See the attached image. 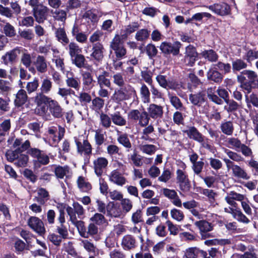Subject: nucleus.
<instances>
[{
	"label": "nucleus",
	"instance_id": "1",
	"mask_svg": "<svg viewBox=\"0 0 258 258\" xmlns=\"http://www.w3.org/2000/svg\"><path fill=\"white\" fill-rule=\"evenodd\" d=\"M40 102L36 103L35 112L39 115L45 114L48 110L49 113L55 118H60L63 115V109L59 103L48 96H41Z\"/></svg>",
	"mask_w": 258,
	"mask_h": 258
},
{
	"label": "nucleus",
	"instance_id": "2",
	"mask_svg": "<svg viewBox=\"0 0 258 258\" xmlns=\"http://www.w3.org/2000/svg\"><path fill=\"white\" fill-rule=\"evenodd\" d=\"M177 166L176 171V183L182 191L187 192L189 190L191 185L186 171V165L183 162L180 161L177 164Z\"/></svg>",
	"mask_w": 258,
	"mask_h": 258
},
{
	"label": "nucleus",
	"instance_id": "3",
	"mask_svg": "<svg viewBox=\"0 0 258 258\" xmlns=\"http://www.w3.org/2000/svg\"><path fill=\"white\" fill-rule=\"evenodd\" d=\"M108 72L103 71L101 74L96 75L97 84L99 87L98 95L101 97L108 98L109 96V91L105 88V87L111 88V83L108 78Z\"/></svg>",
	"mask_w": 258,
	"mask_h": 258
},
{
	"label": "nucleus",
	"instance_id": "4",
	"mask_svg": "<svg viewBox=\"0 0 258 258\" xmlns=\"http://www.w3.org/2000/svg\"><path fill=\"white\" fill-rule=\"evenodd\" d=\"M65 133V129L60 126L58 128L52 126L48 128L46 142L51 146H55L63 138Z\"/></svg>",
	"mask_w": 258,
	"mask_h": 258
},
{
	"label": "nucleus",
	"instance_id": "5",
	"mask_svg": "<svg viewBox=\"0 0 258 258\" xmlns=\"http://www.w3.org/2000/svg\"><path fill=\"white\" fill-rule=\"evenodd\" d=\"M74 141L77 146V153L85 156L92 154V148L88 140L83 136L74 137Z\"/></svg>",
	"mask_w": 258,
	"mask_h": 258
},
{
	"label": "nucleus",
	"instance_id": "6",
	"mask_svg": "<svg viewBox=\"0 0 258 258\" xmlns=\"http://www.w3.org/2000/svg\"><path fill=\"white\" fill-rule=\"evenodd\" d=\"M184 132L189 139L200 143L203 147L206 149H210V146L208 143V139L200 133L195 127L189 126Z\"/></svg>",
	"mask_w": 258,
	"mask_h": 258
},
{
	"label": "nucleus",
	"instance_id": "7",
	"mask_svg": "<svg viewBox=\"0 0 258 258\" xmlns=\"http://www.w3.org/2000/svg\"><path fill=\"white\" fill-rule=\"evenodd\" d=\"M123 44V39L118 34H116L110 42V47L114 51L116 57L118 59H121L126 53Z\"/></svg>",
	"mask_w": 258,
	"mask_h": 258
},
{
	"label": "nucleus",
	"instance_id": "8",
	"mask_svg": "<svg viewBox=\"0 0 258 258\" xmlns=\"http://www.w3.org/2000/svg\"><path fill=\"white\" fill-rule=\"evenodd\" d=\"M29 227L39 235H43L45 232V228L43 221L38 217L31 216L27 221Z\"/></svg>",
	"mask_w": 258,
	"mask_h": 258
},
{
	"label": "nucleus",
	"instance_id": "9",
	"mask_svg": "<svg viewBox=\"0 0 258 258\" xmlns=\"http://www.w3.org/2000/svg\"><path fill=\"white\" fill-rule=\"evenodd\" d=\"M180 47L181 43L178 41L174 42L173 43L165 41L161 43L160 49L165 54L176 55L179 52Z\"/></svg>",
	"mask_w": 258,
	"mask_h": 258
},
{
	"label": "nucleus",
	"instance_id": "10",
	"mask_svg": "<svg viewBox=\"0 0 258 258\" xmlns=\"http://www.w3.org/2000/svg\"><path fill=\"white\" fill-rule=\"evenodd\" d=\"M52 87V83L51 81L48 79H44L42 82L40 86L41 92L37 93L34 97V101L36 104L40 102V98L41 96H47L45 94H48Z\"/></svg>",
	"mask_w": 258,
	"mask_h": 258
},
{
	"label": "nucleus",
	"instance_id": "11",
	"mask_svg": "<svg viewBox=\"0 0 258 258\" xmlns=\"http://www.w3.org/2000/svg\"><path fill=\"white\" fill-rule=\"evenodd\" d=\"M29 154L37 160L35 161V165L40 163L41 165H46L49 162L48 156L40 150L36 148H32L29 151Z\"/></svg>",
	"mask_w": 258,
	"mask_h": 258
},
{
	"label": "nucleus",
	"instance_id": "12",
	"mask_svg": "<svg viewBox=\"0 0 258 258\" xmlns=\"http://www.w3.org/2000/svg\"><path fill=\"white\" fill-rule=\"evenodd\" d=\"M108 179L110 182L120 186H122L127 182L126 178L117 169L110 172L108 175Z\"/></svg>",
	"mask_w": 258,
	"mask_h": 258
},
{
	"label": "nucleus",
	"instance_id": "13",
	"mask_svg": "<svg viewBox=\"0 0 258 258\" xmlns=\"http://www.w3.org/2000/svg\"><path fill=\"white\" fill-rule=\"evenodd\" d=\"M93 163L95 173L98 177H100L103 170L107 167L108 161L106 158L100 157L95 159Z\"/></svg>",
	"mask_w": 258,
	"mask_h": 258
},
{
	"label": "nucleus",
	"instance_id": "14",
	"mask_svg": "<svg viewBox=\"0 0 258 258\" xmlns=\"http://www.w3.org/2000/svg\"><path fill=\"white\" fill-rule=\"evenodd\" d=\"M198 53L195 47L189 45L185 48L184 62L189 66H192L197 60Z\"/></svg>",
	"mask_w": 258,
	"mask_h": 258
},
{
	"label": "nucleus",
	"instance_id": "15",
	"mask_svg": "<svg viewBox=\"0 0 258 258\" xmlns=\"http://www.w3.org/2000/svg\"><path fill=\"white\" fill-rule=\"evenodd\" d=\"M207 7L214 13L221 16L226 15L230 12V7L224 3L216 4Z\"/></svg>",
	"mask_w": 258,
	"mask_h": 258
},
{
	"label": "nucleus",
	"instance_id": "16",
	"mask_svg": "<svg viewBox=\"0 0 258 258\" xmlns=\"http://www.w3.org/2000/svg\"><path fill=\"white\" fill-rule=\"evenodd\" d=\"M149 116L153 119L161 118L163 114V108L161 105L154 103L150 104L147 108Z\"/></svg>",
	"mask_w": 258,
	"mask_h": 258
},
{
	"label": "nucleus",
	"instance_id": "17",
	"mask_svg": "<svg viewBox=\"0 0 258 258\" xmlns=\"http://www.w3.org/2000/svg\"><path fill=\"white\" fill-rule=\"evenodd\" d=\"M48 11V8L42 5L33 9V15L36 21L38 23L43 22L45 19Z\"/></svg>",
	"mask_w": 258,
	"mask_h": 258
},
{
	"label": "nucleus",
	"instance_id": "18",
	"mask_svg": "<svg viewBox=\"0 0 258 258\" xmlns=\"http://www.w3.org/2000/svg\"><path fill=\"white\" fill-rule=\"evenodd\" d=\"M107 215L113 217H120L122 215V212L120 206L114 202H110L106 206Z\"/></svg>",
	"mask_w": 258,
	"mask_h": 258
},
{
	"label": "nucleus",
	"instance_id": "19",
	"mask_svg": "<svg viewBox=\"0 0 258 258\" xmlns=\"http://www.w3.org/2000/svg\"><path fill=\"white\" fill-rule=\"evenodd\" d=\"M91 56L95 60L100 61L104 56V48L102 43L97 42L93 44Z\"/></svg>",
	"mask_w": 258,
	"mask_h": 258
},
{
	"label": "nucleus",
	"instance_id": "20",
	"mask_svg": "<svg viewBox=\"0 0 258 258\" xmlns=\"http://www.w3.org/2000/svg\"><path fill=\"white\" fill-rule=\"evenodd\" d=\"M21 49L16 48L12 50L7 52L2 57V59L5 64H8L10 63H13L15 61L18 54L20 53Z\"/></svg>",
	"mask_w": 258,
	"mask_h": 258
},
{
	"label": "nucleus",
	"instance_id": "21",
	"mask_svg": "<svg viewBox=\"0 0 258 258\" xmlns=\"http://www.w3.org/2000/svg\"><path fill=\"white\" fill-rule=\"evenodd\" d=\"M156 80L159 85L163 88L166 89L175 88V83L173 81L167 80L165 76L159 75L156 77Z\"/></svg>",
	"mask_w": 258,
	"mask_h": 258
},
{
	"label": "nucleus",
	"instance_id": "22",
	"mask_svg": "<svg viewBox=\"0 0 258 258\" xmlns=\"http://www.w3.org/2000/svg\"><path fill=\"white\" fill-rule=\"evenodd\" d=\"M232 170V175L237 178L243 179H248L249 176L248 175L246 171L239 166L234 164L230 169Z\"/></svg>",
	"mask_w": 258,
	"mask_h": 258
},
{
	"label": "nucleus",
	"instance_id": "23",
	"mask_svg": "<svg viewBox=\"0 0 258 258\" xmlns=\"http://www.w3.org/2000/svg\"><path fill=\"white\" fill-rule=\"evenodd\" d=\"M121 245L124 250H130L136 247V240L130 235L124 236L121 242Z\"/></svg>",
	"mask_w": 258,
	"mask_h": 258
},
{
	"label": "nucleus",
	"instance_id": "24",
	"mask_svg": "<svg viewBox=\"0 0 258 258\" xmlns=\"http://www.w3.org/2000/svg\"><path fill=\"white\" fill-rule=\"evenodd\" d=\"M189 100L193 105L200 106L205 101V94L202 92L190 94Z\"/></svg>",
	"mask_w": 258,
	"mask_h": 258
},
{
	"label": "nucleus",
	"instance_id": "25",
	"mask_svg": "<svg viewBox=\"0 0 258 258\" xmlns=\"http://www.w3.org/2000/svg\"><path fill=\"white\" fill-rule=\"evenodd\" d=\"M82 76L85 89L90 90L93 87L94 82L91 74L88 72H85L82 73Z\"/></svg>",
	"mask_w": 258,
	"mask_h": 258
},
{
	"label": "nucleus",
	"instance_id": "26",
	"mask_svg": "<svg viewBox=\"0 0 258 258\" xmlns=\"http://www.w3.org/2000/svg\"><path fill=\"white\" fill-rule=\"evenodd\" d=\"M202 194L207 197L208 201L211 206L215 207L217 205L216 198L217 196V194L214 190L210 189H203Z\"/></svg>",
	"mask_w": 258,
	"mask_h": 258
},
{
	"label": "nucleus",
	"instance_id": "27",
	"mask_svg": "<svg viewBox=\"0 0 258 258\" xmlns=\"http://www.w3.org/2000/svg\"><path fill=\"white\" fill-rule=\"evenodd\" d=\"M27 98L26 92L23 89L20 90L16 95L14 101L15 105L18 107L22 106L26 102Z\"/></svg>",
	"mask_w": 258,
	"mask_h": 258
},
{
	"label": "nucleus",
	"instance_id": "28",
	"mask_svg": "<svg viewBox=\"0 0 258 258\" xmlns=\"http://www.w3.org/2000/svg\"><path fill=\"white\" fill-rule=\"evenodd\" d=\"M63 249L64 251L67 252L69 255H71L74 258H83L82 256L77 252L72 242L68 241L64 243Z\"/></svg>",
	"mask_w": 258,
	"mask_h": 258
},
{
	"label": "nucleus",
	"instance_id": "29",
	"mask_svg": "<svg viewBox=\"0 0 258 258\" xmlns=\"http://www.w3.org/2000/svg\"><path fill=\"white\" fill-rule=\"evenodd\" d=\"M94 140L95 144L98 146L102 145L106 140V132L101 129L95 131Z\"/></svg>",
	"mask_w": 258,
	"mask_h": 258
},
{
	"label": "nucleus",
	"instance_id": "30",
	"mask_svg": "<svg viewBox=\"0 0 258 258\" xmlns=\"http://www.w3.org/2000/svg\"><path fill=\"white\" fill-rule=\"evenodd\" d=\"M112 122L116 125L122 126L126 123V119L121 115L119 112H116L111 114Z\"/></svg>",
	"mask_w": 258,
	"mask_h": 258
},
{
	"label": "nucleus",
	"instance_id": "31",
	"mask_svg": "<svg viewBox=\"0 0 258 258\" xmlns=\"http://www.w3.org/2000/svg\"><path fill=\"white\" fill-rule=\"evenodd\" d=\"M220 129L223 134L228 136L231 135L234 130L233 122L231 121L222 122L220 125Z\"/></svg>",
	"mask_w": 258,
	"mask_h": 258
},
{
	"label": "nucleus",
	"instance_id": "32",
	"mask_svg": "<svg viewBox=\"0 0 258 258\" xmlns=\"http://www.w3.org/2000/svg\"><path fill=\"white\" fill-rule=\"evenodd\" d=\"M112 119L111 116H109L107 114L101 113L99 116V124L105 128H108L111 125Z\"/></svg>",
	"mask_w": 258,
	"mask_h": 258
},
{
	"label": "nucleus",
	"instance_id": "33",
	"mask_svg": "<svg viewBox=\"0 0 258 258\" xmlns=\"http://www.w3.org/2000/svg\"><path fill=\"white\" fill-rule=\"evenodd\" d=\"M120 89L122 90L126 100L132 98H134L136 96L135 90L130 85H124L123 87H120Z\"/></svg>",
	"mask_w": 258,
	"mask_h": 258
},
{
	"label": "nucleus",
	"instance_id": "34",
	"mask_svg": "<svg viewBox=\"0 0 258 258\" xmlns=\"http://www.w3.org/2000/svg\"><path fill=\"white\" fill-rule=\"evenodd\" d=\"M72 223L77 227L80 235L84 238H88V233L85 226L84 222L81 220H77V218L72 221Z\"/></svg>",
	"mask_w": 258,
	"mask_h": 258
},
{
	"label": "nucleus",
	"instance_id": "35",
	"mask_svg": "<svg viewBox=\"0 0 258 258\" xmlns=\"http://www.w3.org/2000/svg\"><path fill=\"white\" fill-rule=\"evenodd\" d=\"M139 27L137 23H133L125 27L124 30H121V37L124 39L126 38L128 35L135 32Z\"/></svg>",
	"mask_w": 258,
	"mask_h": 258
},
{
	"label": "nucleus",
	"instance_id": "36",
	"mask_svg": "<svg viewBox=\"0 0 258 258\" xmlns=\"http://www.w3.org/2000/svg\"><path fill=\"white\" fill-rule=\"evenodd\" d=\"M55 36L58 41L61 42L63 45H66L69 42L66 33L63 28H59L55 31Z\"/></svg>",
	"mask_w": 258,
	"mask_h": 258
},
{
	"label": "nucleus",
	"instance_id": "37",
	"mask_svg": "<svg viewBox=\"0 0 258 258\" xmlns=\"http://www.w3.org/2000/svg\"><path fill=\"white\" fill-rule=\"evenodd\" d=\"M195 224L199 228L201 233L210 231L213 228L210 223L204 220L197 221Z\"/></svg>",
	"mask_w": 258,
	"mask_h": 258
},
{
	"label": "nucleus",
	"instance_id": "38",
	"mask_svg": "<svg viewBox=\"0 0 258 258\" xmlns=\"http://www.w3.org/2000/svg\"><path fill=\"white\" fill-rule=\"evenodd\" d=\"M78 186L82 191L87 192L91 189V185L83 177H79L77 180Z\"/></svg>",
	"mask_w": 258,
	"mask_h": 258
},
{
	"label": "nucleus",
	"instance_id": "39",
	"mask_svg": "<svg viewBox=\"0 0 258 258\" xmlns=\"http://www.w3.org/2000/svg\"><path fill=\"white\" fill-rule=\"evenodd\" d=\"M202 251H204L197 247H190L185 250L184 255L186 258H198L199 254H202Z\"/></svg>",
	"mask_w": 258,
	"mask_h": 258
},
{
	"label": "nucleus",
	"instance_id": "40",
	"mask_svg": "<svg viewBox=\"0 0 258 258\" xmlns=\"http://www.w3.org/2000/svg\"><path fill=\"white\" fill-rule=\"evenodd\" d=\"M207 77L209 80L213 81L216 83L220 82L222 79V75L217 71L210 69L207 74Z\"/></svg>",
	"mask_w": 258,
	"mask_h": 258
},
{
	"label": "nucleus",
	"instance_id": "41",
	"mask_svg": "<svg viewBox=\"0 0 258 258\" xmlns=\"http://www.w3.org/2000/svg\"><path fill=\"white\" fill-rule=\"evenodd\" d=\"M111 99L117 103H119L124 100H127L124 95L120 88L116 89L111 97Z\"/></svg>",
	"mask_w": 258,
	"mask_h": 258
},
{
	"label": "nucleus",
	"instance_id": "42",
	"mask_svg": "<svg viewBox=\"0 0 258 258\" xmlns=\"http://www.w3.org/2000/svg\"><path fill=\"white\" fill-rule=\"evenodd\" d=\"M168 95L172 105L176 109L182 110L183 108V105L179 98L178 97L170 93H168Z\"/></svg>",
	"mask_w": 258,
	"mask_h": 258
},
{
	"label": "nucleus",
	"instance_id": "43",
	"mask_svg": "<svg viewBox=\"0 0 258 258\" xmlns=\"http://www.w3.org/2000/svg\"><path fill=\"white\" fill-rule=\"evenodd\" d=\"M22 141L20 139H16L13 144V147L18 149V152H23L28 149L30 146V143L26 141L22 145Z\"/></svg>",
	"mask_w": 258,
	"mask_h": 258
},
{
	"label": "nucleus",
	"instance_id": "44",
	"mask_svg": "<svg viewBox=\"0 0 258 258\" xmlns=\"http://www.w3.org/2000/svg\"><path fill=\"white\" fill-rule=\"evenodd\" d=\"M69 172V167L68 166H58L55 168L54 172L58 178L62 179Z\"/></svg>",
	"mask_w": 258,
	"mask_h": 258
},
{
	"label": "nucleus",
	"instance_id": "45",
	"mask_svg": "<svg viewBox=\"0 0 258 258\" xmlns=\"http://www.w3.org/2000/svg\"><path fill=\"white\" fill-rule=\"evenodd\" d=\"M69 53L72 57L82 52V48L75 42H71L69 46Z\"/></svg>",
	"mask_w": 258,
	"mask_h": 258
},
{
	"label": "nucleus",
	"instance_id": "46",
	"mask_svg": "<svg viewBox=\"0 0 258 258\" xmlns=\"http://www.w3.org/2000/svg\"><path fill=\"white\" fill-rule=\"evenodd\" d=\"M140 149L143 153L152 155L155 153L157 148L153 145L146 144L140 145Z\"/></svg>",
	"mask_w": 258,
	"mask_h": 258
},
{
	"label": "nucleus",
	"instance_id": "47",
	"mask_svg": "<svg viewBox=\"0 0 258 258\" xmlns=\"http://www.w3.org/2000/svg\"><path fill=\"white\" fill-rule=\"evenodd\" d=\"M75 93L74 91L66 88H59L57 92V94L63 98L67 104L69 103V101L67 99L68 96L71 94L75 95Z\"/></svg>",
	"mask_w": 258,
	"mask_h": 258
},
{
	"label": "nucleus",
	"instance_id": "48",
	"mask_svg": "<svg viewBox=\"0 0 258 258\" xmlns=\"http://www.w3.org/2000/svg\"><path fill=\"white\" fill-rule=\"evenodd\" d=\"M99 96L92 100V108L96 111L102 109L104 106V101Z\"/></svg>",
	"mask_w": 258,
	"mask_h": 258
},
{
	"label": "nucleus",
	"instance_id": "49",
	"mask_svg": "<svg viewBox=\"0 0 258 258\" xmlns=\"http://www.w3.org/2000/svg\"><path fill=\"white\" fill-rule=\"evenodd\" d=\"M90 220L92 222V223L97 225H101L106 223L104 216L100 213L95 214L90 218Z\"/></svg>",
	"mask_w": 258,
	"mask_h": 258
},
{
	"label": "nucleus",
	"instance_id": "50",
	"mask_svg": "<svg viewBox=\"0 0 258 258\" xmlns=\"http://www.w3.org/2000/svg\"><path fill=\"white\" fill-rule=\"evenodd\" d=\"M66 84L69 87L79 90L80 88V81L78 78L70 77L66 80Z\"/></svg>",
	"mask_w": 258,
	"mask_h": 258
},
{
	"label": "nucleus",
	"instance_id": "51",
	"mask_svg": "<svg viewBox=\"0 0 258 258\" xmlns=\"http://www.w3.org/2000/svg\"><path fill=\"white\" fill-rule=\"evenodd\" d=\"M39 87V81L37 78H34L33 81L27 83L26 89L29 94L36 91Z\"/></svg>",
	"mask_w": 258,
	"mask_h": 258
},
{
	"label": "nucleus",
	"instance_id": "52",
	"mask_svg": "<svg viewBox=\"0 0 258 258\" xmlns=\"http://www.w3.org/2000/svg\"><path fill=\"white\" fill-rule=\"evenodd\" d=\"M227 143L229 148L235 149L237 151H240V148L242 144L239 140L235 138H229Z\"/></svg>",
	"mask_w": 258,
	"mask_h": 258
},
{
	"label": "nucleus",
	"instance_id": "53",
	"mask_svg": "<svg viewBox=\"0 0 258 258\" xmlns=\"http://www.w3.org/2000/svg\"><path fill=\"white\" fill-rule=\"evenodd\" d=\"M170 215L172 219L178 222L182 221L184 218V215L183 212L176 208H173L171 210Z\"/></svg>",
	"mask_w": 258,
	"mask_h": 258
},
{
	"label": "nucleus",
	"instance_id": "54",
	"mask_svg": "<svg viewBox=\"0 0 258 258\" xmlns=\"http://www.w3.org/2000/svg\"><path fill=\"white\" fill-rule=\"evenodd\" d=\"M28 161V156L25 154H20L17 156L15 164L18 167L26 166Z\"/></svg>",
	"mask_w": 258,
	"mask_h": 258
},
{
	"label": "nucleus",
	"instance_id": "55",
	"mask_svg": "<svg viewBox=\"0 0 258 258\" xmlns=\"http://www.w3.org/2000/svg\"><path fill=\"white\" fill-rule=\"evenodd\" d=\"M141 94L143 101L144 103H149L150 101V91L148 88L145 84H143L140 89Z\"/></svg>",
	"mask_w": 258,
	"mask_h": 258
},
{
	"label": "nucleus",
	"instance_id": "56",
	"mask_svg": "<svg viewBox=\"0 0 258 258\" xmlns=\"http://www.w3.org/2000/svg\"><path fill=\"white\" fill-rule=\"evenodd\" d=\"M232 64L233 72L239 71L247 67V64L240 59H237L233 61Z\"/></svg>",
	"mask_w": 258,
	"mask_h": 258
},
{
	"label": "nucleus",
	"instance_id": "57",
	"mask_svg": "<svg viewBox=\"0 0 258 258\" xmlns=\"http://www.w3.org/2000/svg\"><path fill=\"white\" fill-rule=\"evenodd\" d=\"M47 68L44 58L41 56H38L37 58L36 68L38 71L41 73L45 72Z\"/></svg>",
	"mask_w": 258,
	"mask_h": 258
},
{
	"label": "nucleus",
	"instance_id": "58",
	"mask_svg": "<svg viewBox=\"0 0 258 258\" xmlns=\"http://www.w3.org/2000/svg\"><path fill=\"white\" fill-rule=\"evenodd\" d=\"M113 83L119 87H123L125 84V81L122 74L119 73H116L112 76Z\"/></svg>",
	"mask_w": 258,
	"mask_h": 258
},
{
	"label": "nucleus",
	"instance_id": "59",
	"mask_svg": "<svg viewBox=\"0 0 258 258\" xmlns=\"http://www.w3.org/2000/svg\"><path fill=\"white\" fill-rule=\"evenodd\" d=\"M151 117L149 116L147 111H144L140 115L139 118V124L141 126H146L149 122V120Z\"/></svg>",
	"mask_w": 258,
	"mask_h": 258
},
{
	"label": "nucleus",
	"instance_id": "60",
	"mask_svg": "<svg viewBox=\"0 0 258 258\" xmlns=\"http://www.w3.org/2000/svg\"><path fill=\"white\" fill-rule=\"evenodd\" d=\"M227 106H224V109L228 112H231L236 110L239 107L238 103L232 99L230 100L229 98L225 101Z\"/></svg>",
	"mask_w": 258,
	"mask_h": 258
},
{
	"label": "nucleus",
	"instance_id": "61",
	"mask_svg": "<svg viewBox=\"0 0 258 258\" xmlns=\"http://www.w3.org/2000/svg\"><path fill=\"white\" fill-rule=\"evenodd\" d=\"M203 56L210 61H216L218 58L217 53L213 50H207L203 52Z\"/></svg>",
	"mask_w": 258,
	"mask_h": 258
},
{
	"label": "nucleus",
	"instance_id": "62",
	"mask_svg": "<svg viewBox=\"0 0 258 258\" xmlns=\"http://www.w3.org/2000/svg\"><path fill=\"white\" fill-rule=\"evenodd\" d=\"M245 101L248 107H250V103L255 107H258V97L253 93L249 96L245 95Z\"/></svg>",
	"mask_w": 258,
	"mask_h": 258
},
{
	"label": "nucleus",
	"instance_id": "63",
	"mask_svg": "<svg viewBox=\"0 0 258 258\" xmlns=\"http://www.w3.org/2000/svg\"><path fill=\"white\" fill-rule=\"evenodd\" d=\"M150 35V32L146 29L138 31L136 34V39L138 41H144L147 39Z\"/></svg>",
	"mask_w": 258,
	"mask_h": 258
},
{
	"label": "nucleus",
	"instance_id": "64",
	"mask_svg": "<svg viewBox=\"0 0 258 258\" xmlns=\"http://www.w3.org/2000/svg\"><path fill=\"white\" fill-rule=\"evenodd\" d=\"M118 142L126 148H131V143L126 134L121 135L117 138Z\"/></svg>",
	"mask_w": 258,
	"mask_h": 258
}]
</instances>
